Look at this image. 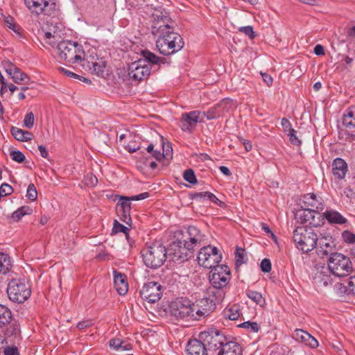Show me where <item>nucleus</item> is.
I'll return each mask as SVG.
<instances>
[{"label": "nucleus", "mask_w": 355, "mask_h": 355, "mask_svg": "<svg viewBox=\"0 0 355 355\" xmlns=\"http://www.w3.org/2000/svg\"><path fill=\"white\" fill-rule=\"evenodd\" d=\"M24 126L28 129H31L34 125V114L32 112H28L24 119Z\"/></svg>", "instance_id": "nucleus-51"}, {"label": "nucleus", "mask_w": 355, "mask_h": 355, "mask_svg": "<svg viewBox=\"0 0 355 355\" xmlns=\"http://www.w3.org/2000/svg\"><path fill=\"white\" fill-rule=\"evenodd\" d=\"M59 71H61L62 73H63L64 74L67 75L69 77H72V78H79V75L76 74L75 73H73L72 71H70L69 70H67L66 69H64L63 67H60L59 68Z\"/></svg>", "instance_id": "nucleus-63"}, {"label": "nucleus", "mask_w": 355, "mask_h": 355, "mask_svg": "<svg viewBox=\"0 0 355 355\" xmlns=\"http://www.w3.org/2000/svg\"><path fill=\"white\" fill-rule=\"evenodd\" d=\"M12 262L10 256L0 252V274L6 275L11 269Z\"/></svg>", "instance_id": "nucleus-33"}, {"label": "nucleus", "mask_w": 355, "mask_h": 355, "mask_svg": "<svg viewBox=\"0 0 355 355\" xmlns=\"http://www.w3.org/2000/svg\"><path fill=\"white\" fill-rule=\"evenodd\" d=\"M296 216L299 218L302 223H309L310 227H318L320 225L319 222H315V218L319 219L321 216L318 211L312 210V208H305L297 212Z\"/></svg>", "instance_id": "nucleus-20"}, {"label": "nucleus", "mask_w": 355, "mask_h": 355, "mask_svg": "<svg viewBox=\"0 0 355 355\" xmlns=\"http://www.w3.org/2000/svg\"><path fill=\"white\" fill-rule=\"evenodd\" d=\"M218 355H242V348L239 343L227 340L218 352Z\"/></svg>", "instance_id": "nucleus-25"}, {"label": "nucleus", "mask_w": 355, "mask_h": 355, "mask_svg": "<svg viewBox=\"0 0 355 355\" xmlns=\"http://www.w3.org/2000/svg\"><path fill=\"white\" fill-rule=\"evenodd\" d=\"M59 57L70 63H78L85 59V52L83 46L69 40L60 41L58 45Z\"/></svg>", "instance_id": "nucleus-7"}, {"label": "nucleus", "mask_w": 355, "mask_h": 355, "mask_svg": "<svg viewBox=\"0 0 355 355\" xmlns=\"http://www.w3.org/2000/svg\"><path fill=\"white\" fill-rule=\"evenodd\" d=\"M240 32L243 33L245 35H248L250 38L253 39L255 37V33L251 26H242L239 28Z\"/></svg>", "instance_id": "nucleus-55"}, {"label": "nucleus", "mask_w": 355, "mask_h": 355, "mask_svg": "<svg viewBox=\"0 0 355 355\" xmlns=\"http://www.w3.org/2000/svg\"><path fill=\"white\" fill-rule=\"evenodd\" d=\"M93 324V322L91 320H85L79 322L77 324V327L80 329H84L91 327Z\"/></svg>", "instance_id": "nucleus-58"}, {"label": "nucleus", "mask_w": 355, "mask_h": 355, "mask_svg": "<svg viewBox=\"0 0 355 355\" xmlns=\"http://www.w3.org/2000/svg\"><path fill=\"white\" fill-rule=\"evenodd\" d=\"M85 183L89 187H94L98 183L97 178L92 174H88L85 177Z\"/></svg>", "instance_id": "nucleus-54"}, {"label": "nucleus", "mask_w": 355, "mask_h": 355, "mask_svg": "<svg viewBox=\"0 0 355 355\" xmlns=\"http://www.w3.org/2000/svg\"><path fill=\"white\" fill-rule=\"evenodd\" d=\"M235 255V265L236 268L240 267L241 265L248 261V257L245 249L237 247L234 252Z\"/></svg>", "instance_id": "nucleus-35"}, {"label": "nucleus", "mask_w": 355, "mask_h": 355, "mask_svg": "<svg viewBox=\"0 0 355 355\" xmlns=\"http://www.w3.org/2000/svg\"><path fill=\"white\" fill-rule=\"evenodd\" d=\"M200 339L204 341L209 350H220L223 343L227 341V338L224 336L217 329H209L200 334Z\"/></svg>", "instance_id": "nucleus-13"}, {"label": "nucleus", "mask_w": 355, "mask_h": 355, "mask_svg": "<svg viewBox=\"0 0 355 355\" xmlns=\"http://www.w3.org/2000/svg\"><path fill=\"white\" fill-rule=\"evenodd\" d=\"M0 194H1V197H4V196H7L10 194H11L12 192H13V189L12 187L9 185L8 184H6V183H3L1 185L0 187Z\"/></svg>", "instance_id": "nucleus-53"}, {"label": "nucleus", "mask_w": 355, "mask_h": 355, "mask_svg": "<svg viewBox=\"0 0 355 355\" xmlns=\"http://www.w3.org/2000/svg\"><path fill=\"white\" fill-rule=\"evenodd\" d=\"M137 156L136 157L138 159L137 161V167L138 169H143L148 167V164H147L146 161L148 159H150L151 157L149 155L144 154L141 157H139V152H136Z\"/></svg>", "instance_id": "nucleus-45"}, {"label": "nucleus", "mask_w": 355, "mask_h": 355, "mask_svg": "<svg viewBox=\"0 0 355 355\" xmlns=\"http://www.w3.org/2000/svg\"><path fill=\"white\" fill-rule=\"evenodd\" d=\"M347 171V164L342 158H336L332 163V172L335 177L342 180Z\"/></svg>", "instance_id": "nucleus-26"}, {"label": "nucleus", "mask_w": 355, "mask_h": 355, "mask_svg": "<svg viewBox=\"0 0 355 355\" xmlns=\"http://www.w3.org/2000/svg\"><path fill=\"white\" fill-rule=\"evenodd\" d=\"M88 63H91L92 67L89 66V68L93 73L98 76H103L106 62L103 58H97L96 61H88Z\"/></svg>", "instance_id": "nucleus-32"}, {"label": "nucleus", "mask_w": 355, "mask_h": 355, "mask_svg": "<svg viewBox=\"0 0 355 355\" xmlns=\"http://www.w3.org/2000/svg\"><path fill=\"white\" fill-rule=\"evenodd\" d=\"M293 337L298 342L304 343L311 348H316L318 346V340L307 331L300 329L295 330Z\"/></svg>", "instance_id": "nucleus-21"}, {"label": "nucleus", "mask_w": 355, "mask_h": 355, "mask_svg": "<svg viewBox=\"0 0 355 355\" xmlns=\"http://www.w3.org/2000/svg\"><path fill=\"white\" fill-rule=\"evenodd\" d=\"M24 3L28 10L36 15L42 13L51 15L55 8V3L52 0H24Z\"/></svg>", "instance_id": "nucleus-16"}, {"label": "nucleus", "mask_w": 355, "mask_h": 355, "mask_svg": "<svg viewBox=\"0 0 355 355\" xmlns=\"http://www.w3.org/2000/svg\"><path fill=\"white\" fill-rule=\"evenodd\" d=\"M7 293L11 301L23 303L30 297L31 291L24 279H13L8 283Z\"/></svg>", "instance_id": "nucleus-9"}, {"label": "nucleus", "mask_w": 355, "mask_h": 355, "mask_svg": "<svg viewBox=\"0 0 355 355\" xmlns=\"http://www.w3.org/2000/svg\"><path fill=\"white\" fill-rule=\"evenodd\" d=\"M5 23L8 28L13 31L17 37L21 38L22 37V28L14 21L12 17H8L5 19Z\"/></svg>", "instance_id": "nucleus-39"}, {"label": "nucleus", "mask_w": 355, "mask_h": 355, "mask_svg": "<svg viewBox=\"0 0 355 355\" xmlns=\"http://www.w3.org/2000/svg\"><path fill=\"white\" fill-rule=\"evenodd\" d=\"M349 290L355 295V275L351 277L348 282Z\"/></svg>", "instance_id": "nucleus-64"}, {"label": "nucleus", "mask_w": 355, "mask_h": 355, "mask_svg": "<svg viewBox=\"0 0 355 355\" xmlns=\"http://www.w3.org/2000/svg\"><path fill=\"white\" fill-rule=\"evenodd\" d=\"M144 148L145 150H146V153L145 154L146 155H150L151 153L154 151L153 150V148H154V146L153 144H148L146 147H144V146H135V152H138L139 150H141V148Z\"/></svg>", "instance_id": "nucleus-57"}, {"label": "nucleus", "mask_w": 355, "mask_h": 355, "mask_svg": "<svg viewBox=\"0 0 355 355\" xmlns=\"http://www.w3.org/2000/svg\"><path fill=\"white\" fill-rule=\"evenodd\" d=\"M314 280L316 284L320 286H327L331 284V279L329 275L325 274V272L318 271L314 277Z\"/></svg>", "instance_id": "nucleus-36"}, {"label": "nucleus", "mask_w": 355, "mask_h": 355, "mask_svg": "<svg viewBox=\"0 0 355 355\" xmlns=\"http://www.w3.org/2000/svg\"><path fill=\"white\" fill-rule=\"evenodd\" d=\"M135 80L141 81L147 79L150 73V64H158L162 62L163 59L159 58L147 49L135 51Z\"/></svg>", "instance_id": "nucleus-2"}, {"label": "nucleus", "mask_w": 355, "mask_h": 355, "mask_svg": "<svg viewBox=\"0 0 355 355\" xmlns=\"http://www.w3.org/2000/svg\"><path fill=\"white\" fill-rule=\"evenodd\" d=\"M207 350L204 341L196 339L191 340L187 345L188 355H208Z\"/></svg>", "instance_id": "nucleus-22"}, {"label": "nucleus", "mask_w": 355, "mask_h": 355, "mask_svg": "<svg viewBox=\"0 0 355 355\" xmlns=\"http://www.w3.org/2000/svg\"><path fill=\"white\" fill-rule=\"evenodd\" d=\"M336 248L335 239L330 235H324L319 237L317 242L316 250L317 254L324 257L329 254H334V250Z\"/></svg>", "instance_id": "nucleus-18"}, {"label": "nucleus", "mask_w": 355, "mask_h": 355, "mask_svg": "<svg viewBox=\"0 0 355 355\" xmlns=\"http://www.w3.org/2000/svg\"><path fill=\"white\" fill-rule=\"evenodd\" d=\"M303 202L307 208H312V210L316 211H322L324 209V204L321 199L318 198L313 193H306L303 197Z\"/></svg>", "instance_id": "nucleus-24"}, {"label": "nucleus", "mask_w": 355, "mask_h": 355, "mask_svg": "<svg viewBox=\"0 0 355 355\" xmlns=\"http://www.w3.org/2000/svg\"><path fill=\"white\" fill-rule=\"evenodd\" d=\"M166 34L155 36L156 47L161 54L169 55L177 53L184 47L182 37L174 30L166 31Z\"/></svg>", "instance_id": "nucleus-3"}, {"label": "nucleus", "mask_w": 355, "mask_h": 355, "mask_svg": "<svg viewBox=\"0 0 355 355\" xmlns=\"http://www.w3.org/2000/svg\"><path fill=\"white\" fill-rule=\"evenodd\" d=\"M130 230V227H128L121 224L116 220H115L114 221L113 227H112V234H118V233L122 232L125 234L126 239L129 241Z\"/></svg>", "instance_id": "nucleus-40"}, {"label": "nucleus", "mask_w": 355, "mask_h": 355, "mask_svg": "<svg viewBox=\"0 0 355 355\" xmlns=\"http://www.w3.org/2000/svg\"><path fill=\"white\" fill-rule=\"evenodd\" d=\"M205 234L195 226H189L182 233V238L174 241L168 249V256L173 261L183 262L188 259L194 248L205 241Z\"/></svg>", "instance_id": "nucleus-1"}, {"label": "nucleus", "mask_w": 355, "mask_h": 355, "mask_svg": "<svg viewBox=\"0 0 355 355\" xmlns=\"http://www.w3.org/2000/svg\"><path fill=\"white\" fill-rule=\"evenodd\" d=\"M260 267L263 272H269L271 270L272 266L270 259H264L261 261Z\"/></svg>", "instance_id": "nucleus-56"}, {"label": "nucleus", "mask_w": 355, "mask_h": 355, "mask_svg": "<svg viewBox=\"0 0 355 355\" xmlns=\"http://www.w3.org/2000/svg\"><path fill=\"white\" fill-rule=\"evenodd\" d=\"M281 125L285 132H289L291 130L293 129L291 122L286 118L282 119Z\"/></svg>", "instance_id": "nucleus-61"}, {"label": "nucleus", "mask_w": 355, "mask_h": 355, "mask_svg": "<svg viewBox=\"0 0 355 355\" xmlns=\"http://www.w3.org/2000/svg\"><path fill=\"white\" fill-rule=\"evenodd\" d=\"M209 282L214 288L220 290L225 287L230 280V270L226 265H219L211 268Z\"/></svg>", "instance_id": "nucleus-12"}, {"label": "nucleus", "mask_w": 355, "mask_h": 355, "mask_svg": "<svg viewBox=\"0 0 355 355\" xmlns=\"http://www.w3.org/2000/svg\"><path fill=\"white\" fill-rule=\"evenodd\" d=\"M4 355H19L18 349L15 347H7L4 349Z\"/></svg>", "instance_id": "nucleus-62"}, {"label": "nucleus", "mask_w": 355, "mask_h": 355, "mask_svg": "<svg viewBox=\"0 0 355 355\" xmlns=\"http://www.w3.org/2000/svg\"><path fill=\"white\" fill-rule=\"evenodd\" d=\"M60 35L58 33L53 32V33L49 31H46L44 33L43 39L46 43L51 45V46L54 47L58 45L60 42Z\"/></svg>", "instance_id": "nucleus-37"}, {"label": "nucleus", "mask_w": 355, "mask_h": 355, "mask_svg": "<svg viewBox=\"0 0 355 355\" xmlns=\"http://www.w3.org/2000/svg\"><path fill=\"white\" fill-rule=\"evenodd\" d=\"M144 264L151 268L162 266L167 257V250L159 242H155L141 252Z\"/></svg>", "instance_id": "nucleus-6"}, {"label": "nucleus", "mask_w": 355, "mask_h": 355, "mask_svg": "<svg viewBox=\"0 0 355 355\" xmlns=\"http://www.w3.org/2000/svg\"><path fill=\"white\" fill-rule=\"evenodd\" d=\"M220 107L222 116H223L227 112H229L232 107V101L230 99H223L218 103Z\"/></svg>", "instance_id": "nucleus-43"}, {"label": "nucleus", "mask_w": 355, "mask_h": 355, "mask_svg": "<svg viewBox=\"0 0 355 355\" xmlns=\"http://www.w3.org/2000/svg\"><path fill=\"white\" fill-rule=\"evenodd\" d=\"M240 315L239 307L235 305L225 308L222 312V317L230 320H236L239 318Z\"/></svg>", "instance_id": "nucleus-34"}, {"label": "nucleus", "mask_w": 355, "mask_h": 355, "mask_svg": "<svg viewBox=\"0 0 355 355\" xmlns=\"http://www.w3.org/2000/svg\"><path fill=\"white\" fill-rule=\"evenodd\" d=\"M26 197L27 198L33 202L37 198V191L34 184L31 183L28 186L26 191Z\"/></svg>", "instance_id": "nucleus-48"}, {"label": "nucleus", "mask_w": 355, "mask_h": 355, "mask_svg": "<svg viewBox=\"0 0 355 355\" xmlns=\"http://www.w3.org/2000/svg\"><path fill=\"white\" fill-rule=\"evenodd\" d=\"M11 159L18 163H21L25 160V155L19 150H11L10 152Z\"/></svg>", "instance_id": "nucleus-49"}, {"label": "nucleus", "mask_w": 355, "mask_h": 355, "mask_svg": "<svg viewBox=\"0 0 355 355\" xmlns=\"http://www.w3.org/2000/svg\"><path fill=\"white\" fill-rule=\"evenodd\" d=\"M239 327L245 328L253 333L258 332V331L259 329V325L256 322H250V321L244 322L241 323V324H239Z\"/></svg>", "instance_id": "nucleus-46"}, {"label": "nucleus", "mask_w": 355, "mask_h": 355, "mask_svg": "<svg viewBox=\"0 0 355 355\" xmlns=\"http://www.w3.org/2000/svg\"><path fill=\"white\" fill-rule=\"evenodd\" d=\"M293 239L297 249L309 252L316 248L318 236L312 227L299 226L293 231Z\"/></svg>", "instance_id": "nucleus-4"}, {"label": "nucleus", "mask_w": 355, "mask_h": 355, "mask_svg": "<svg viewBox=\"0 0 355 355\" xmlns=\"http://www.w3.org/2000/svg\"><path fill=\"white\" fill-rule=\"evenodd\" d=\"M170 313L178 320H196L197 315L202 313L200 310H196L194 304L187 298L178 299L171 303L169 306Z\"/></svg>", "instance_id": "nucleus-5"}, {"label": "nucleus", "mask_w": 355, "mask_h": 355, "mask_svg": "<svg viewBox=\"0 0 355 355\" xmlns=\"http://www.w3.org/2000/svg\"><path fill=\"white\" fill-rule=\"evenodd\" d=\"M200 114L201 112L197 110L182 113L180 119V128L182 130L191 132L197 123L200 122Z\"/></svg>", "instance_id": "nucleus-19"}, {"label": "nucleus", "mask_w": 355, "mask_h": 355, "mask_svg": "<svg viewBox=\"0 0 355 355\" xmlns=\"http://www.w3.org/2000/svg\"><path fill=\"white\" fill-rule=\"evenodd\" d=\"M207 199L214 202L217 205H220L223 202L220 201L214 193L209 192L207 193Z\"/></svg>", "instance_id": "nucleus-60"}, {"label": "nucleus", "mask_w": 355, "mask_h": 355, "mask_svg": "<svg viewBox=\"0 0 355 355\" xmlns=\"http://www.w3.org/2000/svg\"><path fill=\"white\" fill-rule=\"evenodd\" d=\"M323 216L330 224L343 225L347 222L346 218L340 213L334 209H327Z\"/></svg>", "instance_id": "nucleus-27"}, {"label": "nucleus", "mask_w": 355, "mask_h": 355, "mask_svg": "<svg viewBox=\"0 0 355 355\" xmlns=\"http://www.w3.org/2000/svg\"><path fill=\"white\" fill-rule=\"evenodd\" d=\"M163 291L164 288L161 284L150 281L144 284L140 294L144 300L150 303H155L161 299Z\"/></svg>", "instance_id": "nucleus-15"}, {"label": "nucleus", "mask_w": 355, "mask_h": 355, "mask_svg": "<svg viewBox=\"0 0 355 355\" xmlns=\"http://www.w3.org/2000/svg\"><path fill=\"white\" fill-rule=\"evenodd\" d=\"M153 24L151 32L153 35H162L166 34V31L174 30L173 21L167 12L156 11L153 14Z\"/></svg>", "instance_id": "nucleus-11"}, {"label": "nucleus", "mask_w": 355, "mask_h": 355, "mask_svg": "<svg viewBox=\"0 0 355 355\" xmlns=\"http://www.w3.org/2000/svg\"><path fill=\"white\" fill-rule=\"evenodd\" d=\"M201 114L206 117L207 120H212L223 116L218 104L209 109L207 112H203Z\"/></svg>", "instance_id": "nucleus-41"}, {"label": "nucleus", "mask_w": 355, "mask_h": 355, "mask_svg": "<svg viewBox=\"0 0 355 355\" xmlns=\"http://www.w3.org/2000/svg\"><path fill=\"white\" fill-rule=\"evenodd\" d=\"M343 125L349 129L355 128V106L349 107L343 114Z\"/></svg>", "instance_id": "nucleus-29"}, {"label": "nucleus", "mask_w": 355, "mask_h": 355, "mask_svg": "<svg viewBox=\"0 0 355 355\" xmlns=\"http://www.w3.org/2000/svg\"><path fill=\"white\" fill-rule=\"evenodd\" d=\"M12 313L9 308L0 304V328L10 327L6 329L5 332L7 336H11L18 331V324L16 322H12Z\"/></svg>", "instance_id": "nucleus-17"}, {"label": "nucleus", "mask_w": 355, "mask_h": 355, "mask_svg": "<svg viewBox=\"0 0 355 355\" xmlns=\"http://www.w3.org/2000/svg\"><path fill=\"white\" fill-rule=\"evenodd\" d=\"M151 157H154L157 161H161L162 158H164L167 161L172 158V149L166 150V153L162 154L160 152L154 150L150 155Z\"/></svg>", "instance_id": "nucleus-44"}, {"label": "nucleus", "mask_w": 355, "mask_h": 355, "mask_svg": "<svg viewBox=\"0 0 355 355\" xmlns=\"http://www.w3.org/2000/svg\"><path fill=\"white\" fill-rule=\"evenodd\" d=\"M10 132L13 137L19 141H28L31 140L33 137L31 132L15 126H12Z\"/></svg>", "instance_id": "nucleus-30"}, {"label": "nucleus", "mask_w": 355, "mask_h": 355, "mask_svg": "<svg viewBox=\"0 0 355 355\" xmlns=\"http://www.w3.org/2000/svg\"><path fill=\"white\" fill-rule=\"evenodd\" d=\"M289 137L290 142L295 146H300L302 144V141L296 135V131L294 129L291 130L288 132L287 134Z\"/></svg>", "instance_id": "nucleus-52"}, {"label": "nucleus", "mask_w": 355, "mask_h": 355, "mask_svg": "<svg viewBox=\"0 0 355 355\" xmlns=\"http://www.w3.org/2000/svg\"><path fill=\"white\" fill-rule=\"evenodd\" d=\"M114 285L117 293L121 295H124L128 291V284L127 277L125 275L114 271Z\"/></svg>", "instance_id": "nucleus-23"}, {"label": "nucleus", "mask_w": 355, "mask_h": 355, "mask_svg": "<svg viewBox=\"0 0 355 355\" xmlns=\"http://www.w3.org/2000/svg\"><path fill=\"white\" fill-rule=\"evenodd\" d=\"M245 293L247 297L254 302L257 304L261 306H263L266 304V300L261 293L255 291L247 290Z\"/></svg>", "instance_id": "nucleus-38"}, {"label": "nucleus", "mask_w": 355, "mask_h": 355, "mask_svg": "<svg viewBox=\"0 0 355 355\" xmlns=\"http://www.w3.org/2000/svg\"><path fill=\"white\" fill-rule=\"evenodd\" d=\"M341 237L343 241L347 244L355 245V234L349 230H345L342 232Z\"/></svg>", "instance_id": "nucleus-47"}, {"label": "nucleus", "mask_w": 355, "mask_h": 355, "mask_svg": "<svg viewBox=\"0 0 355 355\" xmlns=\"http://www.w3.org/2000/svg\"><path fill=\"white\" fill-rule=\"evenodd\" d=\"M132 64L127 63L125 65L121 67L118 69V76L122 80L126 85H132L133 82V70L132 69Z\"/></svg>", "instance_id": "nucleus-28"}, {"label": "nucleus", "mask_w": 355, "mask_h": 355, "mask_svg": "<svg viewBox=\"0 0 355 355\" xmlns=\"http://www.w3.org/2000/svg\"><path fill=\"white\" fill-rule=\"evenodd\" d=\"M183 177L187 182L192 184H195L197 182V179L196 178L194 172L191 169L186 170L184 173Z\"/></svg>", "instance_id": "nucleus-50"}, {"label": "nucleus", "mask_w": 355, "mask_h": 355, "mask_svg": "<svg viewBox=\"0 0 355 355\" xmlns=\"http://www.w3.org/2000/svg\"><path fill=\"white\" fill-rule=\"evenodd\" d=\"M110 346L116 350L121 349V347L123 346L122 340L120 339H112L110 341Z\"/></svg>", "instance_id": "nucleus-59"}, {"label": "nucleus", "mask_w": 355, "mask_h": 355, "mask_svg": "<svg viewBox=\"0 0 355 355\" xmlns=\"http://www.w3.org/2000/svg\"><path fill=\"white\" fill-rule=\"evenodd\" d=\"M119 200L116 205V211L120 220L132 227L131 212V201L133 200V196L124 197L117 195L114 198V200Z\"/></svg>", "instance_id": "nucleus-14"}, {"label": "nucleus", "mask_w": 355, "mask_h": 355, "mask_svg": "<svg viewBox=\"0 0 355 355\" xmlns=\"http://www.w3.org/2000/svg\"><path fill=\"white\" fill-rule=\"evenodd\" d=\"M328 268L333 275L337 277H345L353 270L350 259L338 252L331 254L328 259Z\"/></svg>", "instance_id": "nucleus-8"}, {"label": "nucleus", "mask_w": 355, "mask_h": 355, "mask_svg": "<svg viewBox=\"0 0 355 355\" xmlns=\"http://www.w3.org/2000/svg\"><path fill=\"white\" fill-rule=\"evenodd\" d=\"M32 212L31 208L28 206H23L17 209L12 214V218L15 220H19L24 216L31 214Z\"/></svg>", "instance_id": "nucleus-42"}, {"label": "nucleus", "mask_w": 355, "mask_h": 355, "mask_svg": "<svg viewBox=\"0 0 355 355\" xmlns=\"http://www.w3.org/2000/svg\"><path fill=\"white\" fill-rule=\"evenodd\" d=\"M198 263L205 268L216 267L221 261L222 255L216 247L207 245L202 248L197 257Z\"/></svg>", "instance_id": "nucleus-10"}, {"label": "nucleus", "mask_w": 355, "mask_h": 355, "mask_svg": "<svg viewBox=\"0 0 355 355\" xmlns=\"http://www.w3.org/2000/svg\"><path fill=\"white\" fill-rule=\"evenodd\" d=\"M12 71V72L11 69H9L10 76L15 83H27L29 81V76L22 72L18 67L14 68Z\"/></svg>", "instance_id": "nucleus-31"}]
</instances>
